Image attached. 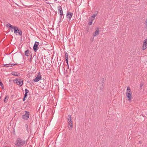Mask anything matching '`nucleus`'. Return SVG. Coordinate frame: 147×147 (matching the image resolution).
<instances>
[{
  "label": "nucleus",
  "mask_w": 147,
  "mask_h": 147,
  "mask_svg": "<svg viewBox=\"0 0 147 147\" xmlns=\"http://www.w3.org/2000/svg\"><path fill=\"white\" fill-rule=\"evenodd\" d=\"M11 29H12L13 30H14V27H13V26L12 25H11V27H10L9 28Z\"/></svg>",
  "instance_id": "28"
},
{
  "label": "nucleus",
  "mask_w": 147,
  "mask_h": 147,
  "mask_svg": "<svg viewBox=\"0 0 147 147\" xmlns=\"http://www.w3.org/2000/svg\"><path fill=\"white\" fill-rule=\"evenodd\" d=\"M25 93L24 94V96H25V97H27V94L29 92V91L27 89H26L25 90Z\"/></svg>",
  "instance_id": "18"
},
{
  "label": "nucleus",
  "mask_w": 147,
  "mask_h": 147,
  "mask_svg": "<svg viewBox=\"0 0 147 147\" xmlns=\"http://www.w3.org/2000/svg\"><path fill=\"white\" fill-rule=\"evenodd\" d=\"M67 69H68L69 68V65H68V63L67 64Z\"/></svg>",
  "instance_id": "30"
},
{
  "label": "nucleus",
  "mask_w": 147,
  "mask_h": 147,
  "mask_svg": "<svg viewBox=\"0 0 147 147\" xmlns=\"http://www.w3.org/2000/svg\"><path fill=\"white\" fill-rule=\"evenodd\" d=\"M7 102L6 101H5V102Z\"/></svg>",
  "instance_id": "41"
},
{
  "label": "nucleus",
  "mask_w": 147,
  "mask_h": 147,
  "mask_svg": "<svg viewBox=\"0 0 147 147\" xmlns=\"http://www.w3.org/2000/svg\"><path fill=\"white\" fill-rule=\"evenodd\" d=\"M26 97H25V96H24L23 98V101H24L25 100V98Z\"/></svg>",
  "instance_id": "32"
},
{
  "label": "nucleus",
  "mask_w": 147,
  "mask_h": 147,
  "mask_svg": "<svg viewBox=\"0 0 147 147\" xmlns=\"http://www.w3.org/2000/svg\"><path fill=\"white\" fill-rule=\"evenodd\" d=\"M65 61L67 64L68 63V58H65Z\"/></svg>",
  "instance_id": "27"
},
{
  "label": "nucleus",
  "mask_w": 147,
  "mask_h": 147,
  "mask_svg": "<svg viewBox=\"0 0 147 147\" xmlns=\"http://www.w3.org/2000/svg\"><path fill=\"white\" fill-rule=\"evenodd\" d=\"M14 33L16 35H17L18 32L20 30L18 29V28L16 26H15L14 27Z\"/></svg>",
  "instance_id": "13"
},
{
  "label": "nucleus",
  "mask_w": 147,
  "mask_h": 147,
  "mask_svg": "<svg viewBox=\"0 0 147 147\" xmlns=\"http://www.w3.org/2000/svg\"><path fill=\"white\" fill-rule=\"evenodd\" d=\"M11 74L15 76H18L20 75V73L18 72L12 71Z\"/></svg>",
  "instance_id": "14"
},
{
  "label": "nucleus",
  "mask_w": 147,
  "mask_h": 147,
  "mask_svg": "<svg viewBox=\"0 0 147 147\" xmlns=\"http://www.w3.org/2000/svg\"><path fill=\"white\" fill-rule=\"evenodd\" d=\"M9 98V96H7L5 97L4 98V101H5L6 100H7Z\"/></svg>",
  "instance_id": "20"
},
{
  "label": "nucleus",
  "mask_w": 147,
  "mask_h": 147,
  "mask_svg": "<svg viewBox=\"0 0 147 147\" xmlns=\"http://www.w3.org/2000/svg\"><path fill=\"white\" fill-rule=\"evenodd\" d=\"M3 147H9V146H7H7H4Z\"/></svg>",
  "instance_id": "40"
},
{
  "label": "nucleus",
  "mask_w": 147,
  "mask_h": 147,
  "mask_svg": "<svg viewBox=\"0 0 147 147\" xmlns=\"http://www.w3.org/2000/svg\"><path fill=\"white\" fill-rule=\"evenodd\" d=\"M94 20L93 18H91V19L90 20V21H92L93 20Z\"/></svg>",
  "instance_id": "33"
},
{
  "label": "nucleus",
  "mask_w": 147,
  "mask_h": 147,
  "mask_svg": "<svg viewBox=\"0 0 147 147\" xmlns=\"http://www.w3.org/2000/svg\"><path fill=\"white\" fill-rule=\"evenodd\" d=\"M24 5V6H27V7H28V6H28V5Z\"/></svg>",
  "instance_id": "36"
},
{
  "label": "nucleus",
  "mask_w": 147,
  "mask_h": 147,
  "mask_svg": "<svg viewBox=\"0 0 147 147\" xmlns=\"http://www.w3.org/2000/svg\"><path fill=\"white\" fill-rule=\"evenodd\" d=\"M25 114L22 116V118L23 119L27 120L29 118L30 113L28 111H25Z\"/></svg>",
  "instance_id": "5"
},
{
  "label": "nucleus",
  "mask_w": 147,
  "mask_h": 147,
  "mask_svg": "<svg viewBox=\"0 0 147 147\" xmlns=\"http://www.w3.org/2000/svg\"><path fill=\"white\" fill-rule=\"evenodd\" d=\"M59 13H60V15H63V11L62 7L61 6H59L57 7Z\"/></svg>",
  "instance_id": "10"
},
{
  "label": "nucleus",
  "mask_w": 147,
  "mask_h": 147,
  "mask_svg": "<svg viewBox=\"0 0 147 147\" xmlns=\"http://www.w3.org/2000/svg\"><path fill=\"white\" fill-rule=\"evenodd\" d=\"M6 26L7 27L10 28V27H11V25L10 24L8 23L7 24V25H6Z\"/></svg>",
  "instance_id": "21"
},
{
  "label": "nucleus",
  "mask_w": 147,
  "mask_h": 147,
  "mask_svg": "<svg viewBox=\"0 0 147 147\" xmlns=\"http://www.w3.org/2000/svg\"><path fill=\"white\" fill-rule=\"evenodd\" d=\"M26 142L20 138H18L16 141V147H21Z\"/></svg>",
  "instance_id": "2"
},
{
  "label": "nucleus",
  "mask_w": 147,
  "mask_h": 147,
  "mask_svg": "<svg viewBox=\"0 0 147 147\" xmlns=\"http://www.w3.org/2000/svg\"><path fill=\"white\" fill-rule=\"evenodd\" d=\"M92 39L91 40V42L93 41L94 40V37H93L92 38H91Z\"/></svg>",
  "instance_id": "29"
},
{
  "label": "nucleus",
  "mask_w": 147,
  "mask_h": 147,
  "mask_svg": "<svg viewBox=\"0 0 147 147\" xmlns=\"http://www.w3.org/2000/svg\"><path fill=\"white\" fill-rule=\"evenodd\" d=\"M41 75L40 72H38V75L34 79L33 81L34 82H36L41 80Z\"/></svg>",
  "instance_id": "7"
},
{
  "label": "nucleus",
  "mask_w": 147,
  "mask_h": 147,
  "mask_svg": "<svg viewBox=\"0 0 147 147\" xmlns=\"http://www.w3.org/2000/svg\"><path fill=\"white\" fill-rule=\"evenodd\" d=\"M143 85L144 83L143 82H141L140 84V87L141 88L143 86Z\"/></svg>",
  "instance_id": "23"
},
{
  "label": "nucleus",
  "mask_w": 147,
  "mask_h": 147,
  "mask_svg": "<svg viewBox=\"0 0 147 147\" xmlns=\"http://www.w3.org/2000/svg\"><path fill=\"white\" fill-rule=\"evenodd\" d=\"M25 127L26 128V129L27 130H28V125L27 124H26L25 125Z\"/></svg>",
  "instance_id": "26"
},
{
  "label": "nucleus",
  "mask_w": 147,
  "mask_h": 147,
  "mask_svg": "<svg viewBox=\"0 0 147 147\" xmlns=\"http://www.w3.org/2000/svg\"><path fill=\"white\" fill-rule=\"evenodd\" d=\"M23 80L21 79H16L14 80V82L16 83L18 85L21 86L23 84Z\"/></svg>",
  "instance_id": "6"
},
{
  "label": "nucleus",
  "mask_w": 147,
  "mask_h": 147,
  "mask_svg": "<svg viewBox=\"0 0 147 147\" xmlns=\"http://www.w3.org/2000/svg\"><path fill=\"white\" fill-rule=\"evenodd\" d=\"M104 85L105 80L103 78H102L100 80L98 86L99 89L100 93L102 94V92H103V88L104 87Z\"/></svg>",
  "instance_id": "1"
},
{
  "label": "nucleus",
  "mask_w": 147,
  "mask_h": 147,
  "mask_svg": "<svg viewBox=\"0 0 147 147\" xmlns=\"http://www.w3.org/2000/svg\"><path fill=\"white\" fill-rule=\"evenodd\" d=\"M32 60V58L31 57L30 58V61H31Z\"/></svg>",
  "instance_id": "35"
},
{
  "label": "nucleus",
  "mask_w": 147,
  "mask_h": 147,
  "mask_svg": "<svg viewBox=\"0 0 147 147\" xmlns=\"http://www.w3.org/2000/svg\"><path fill=\"white\" fill-rule=\"evenodd\" d=\"M46 3L48 4H49L50 3H49V2H46Z\"/></svg>",
  "instance_id": "34"
},
{
  "label": "nucleus",
  "mask_w": 147,
  "mask_h": 147,
  "mask_svg": "<svg viewBox=\"0 0 147 147\" xmlns=\"http://www.w3.org/2000/svg\"><path fill=\"white\" fill-rule=\"evenodd\" d=\"M0 86L2 88H3L4 86L3 83L1 82H0Z\"/></svg>",
  "instance_id": "25"
},
{
  "label": "nucleus",
  "mask_w": 147,
  "mask_h": 147,
  "mask_svg": "<svg viewBox=\"0 0 147 147\" xmlns=\"http://www.w3.org/2000/svg\"><path fill=\"white\" fill-rule=\"evenodd\" d=\"M53 113H54V112H53Z\"/></svg>",
  "instance_id": "42"
},
{
  "label": "nucleus",
  "mask_w": 147,
  "mask_h": 147,
  "mask_svg": "<svg viewBox=\"0 0 147 147\" xmlns=\"http://www.w3.org/2000/svg\"><path fill=\"white\" fill-rule=\"evenodd\" d=\"M65 58H68V53L67 52L65 53Z\"/></svg>",
  "instance_id": "22"
},
{
  "label": "nucleus",
  "mask_w": 147,
  "mask_h": 147,
  "mask_svg": "<svg viewBox=\"0 0 147 147\" xmlns=\"http://www.w3.org/2000/svg\"><path fill=\"white\" fill-rule=\"evenodd\" d=\"M17 63H12V64H4L3 67H12L14 65H17Z\"/></svg>",
  "instance_id": "12"
},
{
  "label": "nucleus",
  "mask_w": 147,
  "mask_h": 147,
  "mask_svg": "<svg viewBox=\"0 0 147 147\" xmlns=\"http://www.w3.org/2000/svg\"><path fill=\"white\" fill-rule=\"evenodd\" d=\"M126 95L128 98V100H130L131 98V92L130 88L129 86H128L127 88Z\"/></svg>",
  "instance_id": "3"
},
{
  "label": "nucleus",
  "mask_w": 147,
  "mask_h": 147,
  "mask_svg": "<svg viewBox=\"0 0 147 147\" xmlns=\"http://www.w3.org/2000/svg\"><path fill=\"white\" fill-rule=\"evenodd\" d=\"M11 31H12V32H13V30H11Z\"/></svg>",
  "instance_id": "38"
},
{
  "label": "nucleus",
  "mask_w": 147,
  "mask_h": 147,
  "mask_svg": "<svg viewBox=\"0 0 147 147\" xmlns=\"http://www.w3.org/2000/svg\"><path fill=\"white\" fill-rule=\"evenodd\" d=\"M147 48V39H145L143 42V46L142 47V49L144 50Z\"/></svg>",
  "instance_id": "9"
},
{
  "label": "nucleus",
  "mask_w": 147,
  "mask_h": 147,
  "mask_svg": "<svg viewBox=\"0 0 147 147\" xmlns=\"http://www.w3.org/2000/svg\"><path fill=\"white\" fill-rule=\"evenodd\" d=\"M92 21L89 20V22L88 23V25H91L92 24Z\"/></svg>",
  "instance_id": "24"
},
{
  "label": "nucleus",
  "mask_w": 147,
  "mask_h": 147,
  "mask_svg": "<svg viewBox=\"0 0 147 147\" xmlns=\"http://www.w3.org/2000/svg\"><path fill=\"white\" fill-rule=\"evenodd\" d=\"M68 125H70V127H69V130H71L72 128V120L71 119V115H68Z\"/></svg>",
  "instance_id": "4"
},
{
  "label": "nucleus",
  "mask_w": 147,
  "mask_h": 147,
  "mask_svg": "<svg viewBox=\"0 0 147 147\" xmlns=\"http://www.w3.org/2000/svg\"><path fill=\"white\" fill-rule=\"evenodd\" d=\"M18 34L20 36H21L22 34V32L21 30H20L18 31Z\"/></svg>",
  "instance_id": "19"
},
{
  "label": "nucleus",
  "mask_w": 147,
  "mask_h": 147,
  "mask_svg": "<svg viewBox=\"0 0 147 147\" xmlns=\"http://www.w3.org/2000/svg\"><path fill=\"white\" fill-rule=\"evenodd\" d=\"M53 113H54V112H53Z\"/></svg>",
  "instance_id": "43"
},
{
  "label": "nucleus",
  "mask_w": 147,
  "mask_h": 147,
  "mask_svg": "<svg viewBox=\"0 0 147 147\" xmlns=\"http://www.w3.org/2000/svg\"><path fill=\"white\" fill-rule=\"evenodd\" d=\"M97 15V13L96 11L95 13L91 16V18H93L94 19L95 18V17Z\"/></svg>",
  "instance_id": "17"
},
{
  "label": "nucleus",
  "mask_w": 147,
  "mask_h": 147,
  "mask_svg": "<svg viewBox=\"0 0 147 147\" xmlns=\"http://www.w3.org/2000/svg\"><path fill=\"white\" fill-rule=\"evenodd\" d=\"M98 30L95 31L94 32V34H93V35L94 36H95L97 35H98L99 34V31L98 30Z\"/></svg>",
  "instance_id": "15"
},
{
  "label": "nucleus",
  "mask_w": 147,
  "mask_h": 147,
  "mask_svg": "<svg viewBox=\"0 0 147 147\" xmlns=\"http://www.w3.org/2000/svg\"><path fill=\"white\" fill-rule=\"evenodd\" d=\"M73 15V13H69V12H67V18H68L69 20H71V19Z\"/></svg>",
  "instance_id": "11"
},
{
  "label": "nucleus",
  "mask_w": 147,
  "mask_h": 147,
  "mask_svg": "<svg viewBox=\"0 0 147 147\" xmlns=\"http://www.w3.org/2000/svg\"><path fill=\"white\" fill-rule=\"evenodd\" d=\"M60 15V20H61V19L62 17V16L63 15Z\"/></svg>",
  "instance_id": "31"
},
{
  "label": "nucleus",
  "mask_w": 147,
  "mask_h": 147,
  "mask_svg": "<svg viewBox=\"0 0 147 147\" xmlns=\"http://www.w3.org/2000/svg\"><path fill=\"white\" fill-rule=\"evenodd\" d=\"M39 44V42L37 41L35 42L33 47V50L35 52H36L38 50V46Z\"/></svg>",
  "instance_id": "8"
},
{
  "label": "nucleus",
  "mask_w": 147,
  "mask_h": 147,
  "mask_svg": "<svg viewBox=\"0 0 147 147\" xmlns=\"http://www.w3.org/2000/svg\"><path fill=\"white\" fill-rule=\"evenodd\" d=\"M139 143L141 144L142 142H141L139 141Z\"/></svg>",
  "instance_id": "37"
},
{
  "label": "nucleus",
  "mask_w": 147,
  "mask_h": 147,
  "mask_svg": "<svg viewBox=\"0 0 147 147\" xmlns=\"http://www.w3.org/2000/svg\"><path fill=\"white\" fill-rule=\"evenodd\" d=\"M57 0H54V1H57Z\"/></svg>",
  "instance_id": "39"
},
{
  "label": "nucleus",
  "mask_w": 147,
  "mask_h": 147,
  "mask_svg": "<svg viewBox=\"0 0 147 147\" xmlns=\"http://www.w3.org/2000/svg\"><path fill=\"white\" fill-rule=\"evenodd\" d=\"M30 51L29 50H27L26 51H25V55L27 56H28V54H29Z\"/></svg>",
  "instance_id": "16"
}]
</instances>
